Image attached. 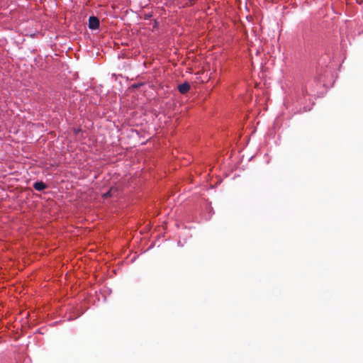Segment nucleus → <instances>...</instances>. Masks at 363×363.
I'll use <instances>...</instances> for the list:
<instances>
[{
	"mask_svg": "<svg viewBox=\"0 0 363 363\" xmlns=\"http://www.w3.org/2000/svg\"><path fill=\"white\" fill-rule=\"evenodd\" d=\"M111 190H110L108 192H107L106 194H104V196H106H106H111Z\"/></svg>",
	"mask_w": 363,
	"mask_h": 363,
	"instance_id": "obj_4",
	"label": "nucleus"
},
{
	"mask_svg": "<svg viewBox=\"0 0 363 363\" xmlns=\"http://www.w3.org/2000/svg\"><path fill=\"white\" fill-rule=\"evenodd\" d=\"M99 27V20L95 16H90L89 18V28L94 30Z\"/></svg>",
	"mask_w": 363,
	"mask_h": 363,
	"instance_id": "obj_1",
	"label": "nucleus"
},
{
	"mask_svg": "<svg viewBox=\"0 0 363 363\" xmlns=\"http://www.w3.org/2000/svg\"><path fill=\"white\" fill-rule=\"evenodd\" d=\"M190 89V84L188 82H184L178 86L179 91L182 94H186Z\"/></svg>",
	"mask_w": 363,
	"mask_h": 363,
	"instance_id": "obj_2",
	"label": "nucleus"
},
{
	"mask_svg": "<svg viewBox=\"0 0 363 363\" xmlns=\"http://www.w3.org/2000/svg\"><path fill=\"white\" fill-rule=\"evenodd\" d=\"M33 188L37 191H43L46 188V184L43 182H37L34 183Z\"/></svg>",
	"mask_w": 363,
	"mask_h": 363,
	"instance_id": "obj_3",
	"label": "nucleus"
}]
</instances>
